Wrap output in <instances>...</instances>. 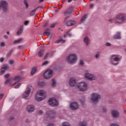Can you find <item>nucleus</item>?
Instances as JSON below:
<instances>
[{
    "mask_svg": "<svg viewBox=\"0 0 126 126\" xmlns=\"http://www.w3.org/2000/svg\"><path fill=\"white\" fill-rule=\"evenodd\" d=\"M106 46H107V47H110L111 46V43H109V42H107L106 43Z\"/></svg>",
    "mask_w": 126,
    "mask_h": 126,
    "instance_id": "49",
    "label": "nucleus"
},
{
    "mask_svg": "<svg viewBox=\"0 0 126 126\" xmlns=\"http://www.w3.org/2000/svg\"><path fill=\"white\" fill-rule=\"evenodd\" d=\"M65 24L67 26H72L75 24V21H68L66 22Z\"/></svg>",
    "mask_w": 126,
    "mask_h": 126,
    "instance_id": "19",
    "label": "nucleus"
},
{
    "mask_svg": "<svg viewBox=\"0 0 126 126\" xmlns=\"http://www.w3.org/2000/svg\"><path fill=\"white\" fill-rule=\"evenodd\" d=\"M7 67H8V65L7 64H4V65H3L1 68L0 70V72L1 73V74H2V73H4L5 70H6V69H7Z\"/></svg>",
    "mask_w": 126,
    "mask_h": 126,
    "instance_id": "18",
    "label": "nucleus"
},
{
    "mask_svg": "<svg viewBox=\"0 0 126 126\" xmlns=\"http://www.w3.org/2000/svg\"><path fill=\"white\" fill-rule=\"evenodd\" d=\"M24 3L25 5H26V7L27 8H28V7H29V5H28V2H27V0H25L24 1Z\"/></svg>",
    "mask_w": 126,
    "mask_h": 126,
    "instance_id": "31",
    "label": "nucleus"
},
{
    "mask_svg": "<svg viewBox=\"0 0 126 126\" xmlns=\"http://www.w3.org/2000/svg\"><path fill=\"white\" fill-rule=\"evenodd\" d=\"M9 82H10V79H8L5 82V84H7V83H9Z\"/></svg>",
    "mask_w": 126,
    "mask_h": 126,
    "instance_id": "46",
    "label": "nucleus"
},
{
    "mask_svg": "<svg viewBox=\"0 0 126 126\" xmlns=\"http://www.w3.org/2000/svg\"><path fill=\"white\" fill-rule=\"evenodd\" d=\"M66 61L69 63H75L77 61V56L74 53H71L66 57Z\"/></svg>",
    "mask_w": 126,
    "mask_h": 126,
    "instance_id": "4",
    "label": "nucleus"
},
{
    "mask_svg": "<svg viewBox=\"0 0 126 126\" xmlns=\"http://www.w3.org/2000/svg\"><path fill=\"white\" fill-rule=\"evenodd\" d=\"M79 126H86V122H82L79 124Z\"/></svg>",
    "mask_w": 126,
    "mask_h": 126,
    "instance_id": "32",
    "label": "nucleus"
},
{
    "mask_svg": "<svg viewBox=\"0 0 126 126\" xmlns=\"http://www.w3.org/2000/svg\"><path fill=\"white\" fill-rule=\"evenodd\" d=\"M29 24V21H26L24 22V25L27 26Z\"/></svg>",
    "mask_w": 126,
    "mask_h": 126,
    "instance_id": "41",
    "label": "nucleus"
},
{
    "mask_svg": "<svg viewBox=\"0 0 126 126\" xmlns=\"http://www.w3.org/2000/svg\"><path fill=\"white\" fill-rule=\"evenodd\" d=\"M107 111V109L106 107H104L102 108V112H105Z\"/></svg>",
    "mask_w": 126,
    "mask_h": 126,
    "instance_id": "45",
    "label": "nucleus"
},
{
    "mask_svg": "<svg viewBox=\"0 0 126 126\" xmlns=\"http://www.w3.org/2000/svg\"><path fill=\"white\" fill-rule=\"evenodd\" d=\"M20 86H21V84L19 83L17 86H15L14 88H16V89H17V88H19V87H20Z\"/></svg>",
    "mask_w": 126,
    "mask_h": 126,
    "instance_id": "37",
    "label": "nucleus"
},
{
    "mask_svg": "<svg viewBox=\"0 0 126 126\" xmlns=\"http://www.w3.org/2000/svg\"><path fill=\"white\" fill-rule=\"evenodd\" d=\"M2 97H3V94H0V99H2Z\"/></svg>",
    "mask_w": 126,
    "mask_h": 126,
    "instance_id": "52",
    "label": "nucleus"
},
{
    "mask_svg": "<svg viewBox=\"0 0 126 126\" xmlns=\"http://www.w3.org/2000/svg\"><path fill=\"white\" fill-rule=\"evenodd\" d=\"M61 42L62 43V44H64L65 43V40L60 39L57 40L56 42L57 44H59V43H61Z\"/></svg>",
    "mask_w": 126,
    "mask_h": 126,
    "instance_id": "29",
    "label": "nucleus"
},
{
    "mask_svg": "<svg viewBox=\"0 0 126 126\" xmlns=\"http://www.w3.org/2000/svg\"><path fill=\"white\" fill-rule=\"evenodd\" d=\"M6 33L7 34V35H9V32H7Z\"/></svg>",
    "mask_w": 126,
    "mask_h": 126,
    "instance_id": "63",
    "label": "nucleus"
},
{
    "mask_svg": "<svg viewBox=\"0 0 126 126\" xmlns=\"http://www.w3.org/2000/svg\"><path fill=\"white\" fill-rule=\"evenodd\" d=\"M22 33V32L20 31H18L17 32V34L19 35H21Z\"/></svg>",
    "mask_w": 126,
    "mask_h": 126,
    "instance_id": "48",
    "label": "nucleus"
},
{
    "mask_svg": "<svg viewBox=\"0 0 126 126\" xmlns=\"http://www.w3.org/2000/svg\"><path fill=\"white\" fill-rule=\"evenodd\" d=\"M30 92H31V89L28 87L26 89V91L22 94V99H25V100H28V99H29Z\"/></svg>",
    "mask_w": 126,
    "mask_h": 126,
    "instance_id": "6",
    "label": "nucleus"
},
{
    "mask_svg": "<svg viewBox=\"0 0 126 126\" xmlns=\"http://www.w3.org/2000/svg\"><path fill=\"white\" fill-rule=\"evenodd\" d=\"M12 52H13V50H11L9 51V52L7 53V55H6V57L7 58H10V57L11 56V55L12 54Z\"/></svg>",
    "mask_w": 126,
    "mask_h": 126,
    "instance_id": "28",
    "label": "nucleus"
},
{
    "mask_svg": "<svg viewBox=\"0 0 126 126\" xmlns=\"http://www.w3.org/2000/svg\"><path fill=\"white\" fill-rule=\"evenodd\" d=\"M44 0H39V2H43V1H44Z\"/></svg>",
    "mask_w": 126,
    "mask_h": 126,
    "instance_id": "61",
    "label": "nucleus"
},
{
    "mask_svg": "<svg viewBox=\"0 0 126 126\" xmlns=\"http://www.w3.org/2000/svg\"><path fill=\"white\" fill-rule=\"evenodd\" d=\"M35 110V106L32 105L28 106L27 111L28 113H32Z\"/></svg>",
    "mask_w": 126,
    "mask_h": 126,
    "instance_id": "15",
    "label": "nucleus"
},
{
    "mask_svg": "<svg viewBox=\"0 0 126 126\" xmlns=\"http://www.w3.org/2000/svg\"><path fill=\"white\" fill-rule=\"evenodd\" d=\"M53 75V70L49 69L46 71L43 75L44 78L48 79L50 77H52Z\"/></svg>",
    "mask_w": 126,
    "mask_h": 126,
    "instance_id": "10",
    "label": "nucleus"
},
{
    "mask_svg": "<svg viewBox=\"0 0 126 126\" xmlns=\"http://www.w3.org/2000/svg\"><path fill=\"white\" fill-rule=\"evenodd\" d=\"M84 76L85 78L88 79L89 80H95L96 78L93 74H91L89 73H86L85 74Z\"/></svg>",
    "mask_w": 126,
    "mask_h": 126,
    "instance_id": "13",
    "label": "nucleus"
},
{
    "mask_svg": "<svg viewBox=\"0 0 126 126\" xmlns=\"http://www.w3.org/2000/svg\"><path fill=\"white\" fill-rule=\"evenodd\" d=\"M0 8H2L4 12L7 11V3L6 1H2L0 2Z\"/></svg>",
    "mask_w": 126,
    "mask_h": 126,
    "instance_id": "11",
    "label": "nucleus"
},
{
    "mask_svg": "<svg viewBox=\"0 0 126 126\" xmlns=\"http://www.w3.org/2000/svg\"><path fill=\"white\" fill-rule=\"evenodd\" d=\"M110 126H119L118 125L112 124Z\"/></svg>",
    "mask_w": 126,
    "mask_h": 126,
    "instance_id": "57",
    "label": "nucleus"
},
{
    "mask_svg": "<svg viewBox=\"0 0 126 126\" xmlns=\"http://www.w3.org/2000/svg\"><path fill=\"white\" fill-rule=\"evenodd\" d=\"M93 6H94V5L93 4H90V7H93Z\"/></svg>",
    "mask_w": 126,
    "mask_h": 126,
    "instance_id": "60",
    "label": "nucleus"
},
{
    "mask_svg": "<svg viewBox=\"0 0 126 126\" xmlns=\"http://www.w3.org/2000/svg\"><path fill=\"white\" fill-rule=\"evenodd\" d=\"M21 47H22L21 46H18V48H19V49H21Z\"/></svg>",
    "mask_w": 126,
    "mask_h": 126,
    "instance_id": "64",
    "label": "nucleus"
},
{
    "mask_svg": "<svg viewBox=\"0 0 126 126\" xmlns=\"http://www.w3.org/2000/svg\"><path fill=\"white\" fill-rule=\"evenodd\" d=\"M38 85L39 87H42V86H44V85H45V82L39 81L38 83Z\"/></svg>",
    "mask_w": 126,
    "mask_h": 126,
    "instance_id": "30",
    "label": "nucleus"
},
{
    "mask_svg": "<svg viewBox=\"0 0 126 126\" xmlns=\"http://www.w3.org/2000/svg\"><path fill=\"white\" fill-rule=\"evenodd\" d=\"M21 41H22V39L20 38L14 41L13 43L14 45H16V44H20L21 43Z\"/></svg>",
    "mask_w": 126,
    "mask_h": 126,
    "instance_id": "26",
    "label": "nucleus"
},
{
    "mask_svg": "<svg viewBox=\"0 0 126 126\" xmlns=\"http://www.w3.org/2000/svg\"><path fill=\"white\" fill-rule=\"evenodd\" d=\"M63 126H69V124L67 122H64L63 124Z\"/></svg>",
    "mask_w": 126,
    "mask_h": 126,
    "instance_id": "36",
    "label": "nucleus"
},
{
    "mask_svg": "<svg viewBox=\"0 0 126 126\" xmlns=\"http://www.w3.org/2000/svg\"><path fill=\"white\" fill-rule=\"evenodd\" d=\"M87 84L85 82H81L77 85V88L80 91H86L87 90Z\"/></svg>",
    "mask_w": 126,
    "mask_h": 126,
    "instance_id": "7",
    "label": "nucleus"
},
{
    "mask_svg": "<svg viewBox=\"0 0 126 126\" xmlns=\"http://www.w3.org/2000/svg\"><path fill=\"white\" fill-rule=\"evenodd\" d=\"M80 101L82 104H84V102H85V99H84L83 100H81Z\"/></svg>",
    "mask_w": 126,
    "mask_h": 126,
    "instance_id": "56",
    "label": "nucleus"
},
{
    "mask_svg": "<svg viewBox=\"0 0 126 126\" xmlns=\"http://www.w3.org/2000/svg\"><path fill=\"white\" fill-rule=\"evenodd\" d=\"M70 108L71 110H77L78 109V103L75 102H71L70 103Z\"/></svg>",
    "mask_w": 126,
    "mask_h": 126,
    "instance_id": "14",
    "label": "nucleus"
},
{
    "mask_svg": "<svg viewBox=\"0 0 126 126\" xmlns=\"http://www.w3.org/2000/svg\"><path fill=\"white\" fill-rule=\"evenodd\" d=\"M86 18H87V14H85L81 19V22H84V21H85V20H86Z\"/></svg>",
    "mask_w": 126,
    "mask_h": 126,
    "instance_id": "27",
    "label": "nucleus"
},
{
    "mask_svg": "<svg viewBox=\"0 0 126 126\" xmlns=\"http://www.w3.org/2000/svg\"><path fill=\"white\" fill-rule=\"evenodd\" d=\"M109 21L110 23L115 22L117 24H122L126 22V16L124 14L119 13L116 15L115 20L114 18H111Z\"/></svg>",
    "mask_w": 126,
    "mask_h": 126,
    "instance_id": "1",
    "label": "nucleus"
},
{
    "mask_svg": "<svg viewBox=\"0 0 126 126\" xmlns=\"http://www.w3.org/2000/svg\"><path fill=\"white\" fill-rule=\"evenodd\" d=\"M4 61V58H0V63H3Z\"/></svg>",
    "mask_w": 126,
    "mask_h": 126,
    "instance_id": "44",
    "label": "nucleus"
},
{
    "mask_svg": "<svg viewBox=\"0 0 126 126\" xmlns=\"http://www.w3.org/2000/svg\"><path fill=\"white\" fill-rule=\"evenodd\" d=\"M48 63H49V62L48 61H45L42 63V65H46V64H48Z\"/></svg>",
    "mask_w": 126,
    "mask_h": 126,
    "instance_id": "40",
    "label": "nucleus"
},
{
    "mask_svg": "<svg viewBox=\"0 0 126 126\" xmlns=\"http://www.w3.org/2000/svg\"><path fill=\"white\" fill-rule=\"evenodd\" d=\"M13 79L15 81H16L12 85V86H14V85H16V84H17V83H18V82L21 80V77L20 76H16Z\"/></svg>",
    "mask_w": 126,
    "mask_h": 126,
    "instance_id": "17",
    "label": "nucleus"
},
{
    "mask_svg": "<svg viewBox=\"0 0 126 126\" xmlns=\"http://www.w3.org/2000/svg\"><path fill=\"white\" fill-rule=\"evenodd\" d=\"M36 10H37V9H34L32 11V12L30 13L31 15L33 16L34 14H35V12H36Z\"/></svg>",
    "mask_w": 126,
    "mask_h": 126,
    "instance_id": "33",
    "label": "nucleus"
},
{
    "mask_svg": "<svg viewBox=\"0 0 126 126\" xmlns=\"http://www.w3.org/2000/svg\"><path fill=\"white\" fill-rule=\"evenodd\" d=\"M48 23H45L44 25H43V27H46V26L48 25Z\"/></svg>",
    "mask_w": 126,
    "mask_h": 126,
    "instance_id": "54",
    "label": "nucleus"
},
{
    "mask_svg": "<svg viewBox=\"0 0 126 126\" xmlns=\"http://www.w3.org/2000/svg\"><path fill=\"white\" fill-rule=\"evenodd\" d=\"M122 60V57L120 55H112L110 57V63L114 65H118L119 62Z\"/></svg>",
    "mask_w": 126,
    "mask_h": 126,
    "instance_id": "3",
    "label": "nucleus"
},
{
    "mask_svg": "<svg viewBox=\"0 0 126 126\" xmlns=\"http://www.w3.org/2000/svg\"><path fill=\"white\" fill-rule=\"evenodd\" d=\"M114 39H121L122 37H121V32H117V33L114 36Z\"/></svg>",
    "mask_w": 126,
    "mask_h": 126,
    "instance_id": "23",
    "label": "nucleus"
},
{
    "mask_svg": "<svg viewBox=\"0 0 126 126\" xmlns=\"http://www.w3.org/2000/svg\"><path fill=\"white\" fill-rule=\"evenodd\" d=\"M19 31H21L22 32V31H23V26H21Z\"/></svg>",
    "mask_w": 126,
    "mask_h": 126,
    "instance_id": "43",
    "label": "nucleus"
},
{
    "mask_svg": "<svg viewBox=\"0 0 126 126\" xmlns=\"http://www.w3.org/2000/svg\"><path fill=\"white\" fill-rule=\"evenodd\" d=\"M52 85L53 87H55V86L56 85V80H55L54 79H52Z\"/></svg>",
    "mask_w": 126,
    "mask_h": 126,
    "instance_id": "35",
    "label": "nucleus"
},
{
    "mask_svg": "<svg viewBox=\"0 0 126 126\" xmlns=\"http://www.w3.org/2000/svg\"><path fill=\"white\" fill-rule=\"evenodd\" d=\"M112 115L114 118H117L119 116V112L116 110H113L112 111Z\"/></svg>",
    "mask_w": 126,
    "mask_h": 126,
    "instance_id": "20",
    "label": "nucleus"
},
{
    "mask_svg": "<svg viewBox=\"0 0 126 126\" xmlns=\"http://www.w3.org/2000/svg\"><path fill=\"white\" fill-rule=\"evenodd\" d=\"M4 46H5L4 42H0V47H4Z\"/></svg>",
    "mask_w": 126,
    "mask_h": 126,
    "instance_id": "39",
    "label": "nucleus"
},
{
    "mask_svg": "<svg viewBox=\"0 0 126 126\" xmlns=\"http://www.w3.org/2000/svg\"><path fill=\"white\" fill-rule=\"evenodd\" d=\"M44 53H45V51L43 50H40L38 53V56L39 58H41L42 56L44 55Z\"/></svg>",
    "mask_w": 126,
    "mask_h": 126,
    "instance_id": "24",
    "label": "nucleus"
},
{
    "mask_svg": "<svg viewBox=\"0 0 126 126\" xmlns=\"http://www.w3.org/2000/svg\"><path fill=\"white\" fill-rule=\"evenodd\" d=\"M54 124H49L47 125V126H54Z\"/></svg>",
    "mask_w": 126,
    "mask_h": 126,
    "instance_id": "55",
    "label": "nucleus"
},
{
    "mask_svg": "<svg viewBox=\"0 0 126 126\" xmlns=\"http://www.w3.org/2000/svg\"><path fill=\"white\" fill-rule=\"evenodd\" d=\"M95 59H98V58H99V55L98 54L95 55Z\"/></svg>",
    "mask_w": 126,
    "mask_h": 126,
    "instance_id": "58",
    "label": "nucleus"
},
{
    "mask_svg": "<svg viewBox=\"0 0 126 126\" xmlns=\"http://www.w3.org/2000/svg\"><path fill=\"white\" fill-rule=\"evenodd\" d=\"M48 102L49 103V105H51V106H56L59 105V102H58V101H57V100L54 98H50Z\"/></svg>",
    "mask_w": 126,
    "mask_h": 126,
    "instance_id": "12",
    "label": "nucleus"
},
{
    "mask_svg": "<svg viewBox=\"0 0 126 126\" xmlns=\"http://www.w3.org/2000/svg\"><path fill=\"white\" fill-rule=\"evenodd\" d=\"M13 63H14V61L13 60H9V64H13Z\"/></svg>",
    "mask_w": 126,
    "mask_h": 126,
    "instance_id": "38",
    "label": "nucleus"
},
{
    "mask_svg": "<svg viewBox=\"0 0 126 126\" xmlns=\"http://www.w3.org/2000/svg\"><path fill=\"white\" fill-rule=\"evenodd\" d=\"M46 98V92L43 90H39L37 91L36 96L35 100L37 102L43 101Z\"/></svg>",
    "mask_w": 126,
    "mask_h": 126,
    "instance_id": "2",
    "label": "nucleus"
},
{
    "mask_svg": "<svg viewBox=\"0 0 126 126\" xmlns=\"http://www.w3.org/2000/svg\"><path fill=\"white\" fill-rule=\"evenodd\" d=\"M8 77H9V74H7L4 75V78H7Z\"/></svg>",
    "mask_w": 126,
    "mask_h": 126,
    "instance_id": "50",
    "label": "nucleus"
},
{
    "mask_svg": "<svg viewBox=\"0 0 126 126\" xmlns=\"http://www.w3.org/2000/svg\"><path fill=\"white\" fill-rule=\"evenodd\" d=\"M43 35L44 36H50V35H51V33L50 32V29H46L43 32Z\"/></svg>",
    "mask_w": 126,
    "mask_h": 126,
    "instance_id": "21",
    "label": "nucleus"
},
{
    "mask_svg": "<svg viewBox=\"0 0 126 126\" xmlns=\"http://www.w3.org/2000/svg\"><path fill=\"white\" fill-rule=\"evenodd\" d=\"M84 64V62H83V61L81 60L80 61V64H81V65H83Z\"/></svg>",
    "mask_w": 126,
    "mask_h": 126,
    "instance_id": "47",
    "label": "nucleus"
},
{
    "mask_svg": "<svg viewBox=\"0 0 126 126\" xmlns=\"http://www.w3.org/2000/svg\"><path fill=\"white\" fill-rule=\"evenodd\" d=\"M73 10V7H70L68 8L67 10H66L64 12V14L66 17L64 18V20H67V18L69 17V15L72 13V11Z\"/></svg>",
    "mask_w": 126,
    "mask_h": 126,
    "instance_id": "9",
    "label": "nucleus"
},
{
    "mask_svg": "<svg viewBox=\"0 0 126 126\" xmlns=\"http://www.w3.org/2000/svg\"><path fill=\"white\" fill-rule=\"evenodd\" d=\"M39 115H43V114H44V112H43V111L42 110H40L39 112Z\"/></svg>",
    "mask_w": 126,
    "mask_h": 126,
    "instance_id": "51",
    "label": "nucleus"
},
{
    "mask_svg": "<svg viewBox=\"0 0 126 126\" xmlns=\"http://www.w3.org/2000/svg\"><path fill=\"white\" fill-rule=\"evenodd\" d=\"M84 42L85 43V44H86V45H87V46H88V45H89V43H90V40H89L88 37L86 36L84 38Z\"/></svg>",
    "mask_w": 126,
    "mask_h": 126,
    "instance_id": "22",
    "label": "nucleus"
},
{
    "mask_svg": "<svg viewBox=\"0 0 126 126\" xmlns=\"http://www.w3.org/2000/svg\"><path fill=\"white\" fill-rule=\"evenodd\" d=\"M92 97L91 98V100L92 102V103H94V104H96V103H98L99 102V100L101 99V96H100V94L98 93H93L91 95Z\"/></svg>",
    "mask_w": 126,
    "mask_h": 126,
    "instance_id": "5",
    "label": "nucleus"
},
{
    "mask_svg": "<svg viewBox=\"0 0 126 126\" xmlns=\"http://www.w3.org/2000/svg\"><path fill=\"white\" fill-rule=\"evenodd\" d=\"M3 37L4 39H8V36H7V35H4Z\"/></svg>",
    "mask_w": 126,
    "mask_h": 126,
    "instance_id": "59",
    "label": "nucleus"
},
{
    "mask_svg": "<svg viewBox=\"0 0 126 126\" xmlns=\"http://www.w3.org/2000/svg\"><path fill=\"white\" fill-rule=\"evenodd\" d=\"M70 86H75L76 85V80L74 78H71L69 81Z\"/></svg>",
    "mask_w": 126,
    "mask_h": 126,
    "instance_id": "16",
    "label": "nucleus"
},
{
    "mask_svg": "<svg viewBox=\"0 0 126 126\" xmlns=\"http://www.w3.org/2000/svg\"><path fill=\"white\" fill-rule=\"evenodd\" d=\"M50 55V53H47L46 55L44 57L43 60H47L48 59V57Z\"/></svg>",
    "mask_w": 126,
    "mask_h": 126,
    "instance_id": "34",
    "label": "nucleus"
},
{
    "mask_svg": "<svg viewBox=\"0 0 126 126\" xmlns=\"http://www.w3.org/2000/svg\"><path fill=\"white\" fill-rule=\"evenodd\" d=\"M55 27H56L55 24H52L50 26V28H55Z\"/></svg>",
    "mask_w": 126,
    "mask_h": 126,
    "instance_id": "42",
    "label": "nucleus"
},
{
    "mask_svg": "<svg viewBox=\"0 0 126 126\" xmlns=\"http://www.w3.org/2000/svg\"><path fill=\"white\" fill-rule=\"evenodd\" d=\"M56 115V113L54 112L53 110L48 111L46 114V117L47 118V120L49 121V120H53V119H55V116Z\"/></svg>",
    "mask_w": 126,
    "mask_h": 126,
    "instance_id": "8",
    "label": "nucleus"
},
{
    "mask_svg": "<svg viewBox=\"0 0 126 126\" xmlns=\"http://www.w3.org/2000/svg\"><path fill=\"white\" fill-rule=\"evenodd\" d=\"M66 35H67V36H70L71 34H70L69 32H66Z\"/></svg>",
    "mask_w": 126,
    "mask_h": 126,
    "instance_id": "53",
    "label": "nucleus"
},
{
    "mask_svg": "<svg viewBox=\"0 0 126 126\" xmlns=\"http://www.w3.org/2000/svg\"><path fill=\"white\" fill-rule=\"evenodd\" d=\"M72 1V0H68V2H71Z\"/></svg>",
    "mask_w": 126,
    "mask_h": 126,
    "instance_id": "62",
    "label": "nucleus"
},
{
    "mask_svg": "<svg viewBox=\"0 0 126 126\" xmlns=\"http://www.w3.org/2000/svg\"><path fill=\"white\" fill-rule=\"evenodd\" d=\"M36 71H37V68H32V71L31 72V75H34V74H35V73H36Z\"/></svg>",
    "mask_w": 126,
    "mask_h": 126,
    "instance_id": "25",
    "label": "nucleus"
}]
</instances>
